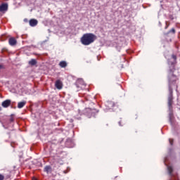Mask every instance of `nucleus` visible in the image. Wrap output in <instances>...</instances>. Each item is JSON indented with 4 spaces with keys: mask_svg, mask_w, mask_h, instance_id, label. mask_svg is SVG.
<instances>
[{
    "mask_svg": "<svg viewBox=\"0 0 180 180\" xmlns=\"http://www.w3.org/2000/svg\"><path fill=\"white\" fill-rule=\"evenodd\" d=\"M174 66L169 70V96H168V106H169V120L170 124H172V119H174V114H172V103L174 97L172 96V84L176 81V76L174 75Z\"/></svg>",
    "mask_w": 180,
    "mask_h": 180,
    "instance_id": "obj_1",
    "label": "nucleus"
},
{
    "mask_svg": "<svg viewBox=\"0 0 180 180\" xmlns=\"http://www.w3.org/2000/svg\"><path fill=\"white\" fill-rule=\"evenodd\" d=\"M96 40V35L92 33L84 34L81 38V43L84 46H89Z\"/></svg>",
    "mask_w": 180,
    "mask_h": 180,
    "instance_id": "obj_2",
    "label": "nucleus"
},
{
    "mask_svg": "<svg viewBox=\"0 0 180 180\" xmlns=\"http://www.w3.org/2000/svg\"><path fill=\"white\" fill-rule=\"evenodd\" d=\"M76 86L77 88H80L81 89H84L85 88V82L82 79H79L76 82Z\"/></svg>",
    "mask_w": 180,
    "mask_h": 180,
    "instance_id": "obj_3",
    "label": "nucleus"
},
{
    "mask_svg": "<svg viewBox=\"0 0 180 180\" xmlns=\"http://www.w3.org/2000/svg\"><path fill=\"white\" fill-rule=\"evenodd\" d=\"M167 171L169 172V175L172 176L170 180H178V177L172 175V171H174V169L172 167V166H167Z\"/></svg>",
    "mask_w": 180,
    "mask_h": 180,
    "instance_id": "obj_4",
    "label": "nucleus"
},
{
    "mask_svg": "<svg viewBox=\"0 0 180 180\" xmlns=\"http://www.w3.org/2000/svg\"><path fill=\"white\" fill-rule=\"evenodd\" d=\"M106 108L105 109V112H108V110H110L113 106H115V103L112 101H108L105 103Z\"/></svg>",
    "mask_w": 180,
    "mask_h": 180,
    "instance_id": "obj_5",
    "label": "nucleus"
},
{
    "mask_svg": "<svg viewBox=\"0 0 180 180\" xmlns=\"http://www.w3.org/2000/svg\"><path fill=\"white\" fill-rule=\"evenodd\" d=\"M55 86L57 89H63V82L60 80H56Z\"/></svg>",
    "mask_w": 180,
    "mask_h": 180,
    "instance_id": "obj_6",
    "label": "nucleus"
},
{
    "mask_svg": "<svg viewBox=\"0 0 180 180\" xmlns=\"http://www.w3.org/2000/svg\"><path fill=\"white\" fill-rule=\"evenodd\" d=\"M8 11V4H2L0 6V12H6Z\"/></svg>",
    "mask_w": 180,
    "mask_h": 180,
    "instance_id": "obj_7",
    "label": "nucleus"
},
{
    "mask_svg": "<svg viewBox=\"0 0 180 180\" xmlns=\"http://www.w3.org/2000/svg\"><path fill=\"white\" fill-rule=\"evenodd\" d=\"M11 100H6L3 101L1 105L3 108H9V106H11Z\"/></svg>",
    "mask_w": 180,
    "mask_h": 180,
    "instance_id": "obj_8",
    "label": "nucleus"
},
{
    "mask_svg": "<svg viewBox=\"0 0 180 180\" xmlns=\"http://www.w3.org/2000/svg\"><path fill=\"white\" fill-rule=\"evenodd\" d=\"M38 21L36 19H31L30 20V26L32 27H34V26H37Z\"/></svg>",
    "mask_w": 180,
    "mask_h": 180,
    "instance_id": "obj_9",
    "label": "nucleus"
},
{
    "mask_svg": "<svg viewBox=\"0 0 180 180\" xmlns=\"http://www.w3.org/2000/svg\"><path fill=\"white\" fill-rule=\"evenodd\" d=\"M8 43H9L10 46H15L17 41L15 38L11 37L8 39Z\"/></svg>",
    "mask_w": 180,
    "mask_h": 180,
    "instance_id": "obj_10",
    "label": "nucleus"
},
{
    "mask_svg": "<svg viewBox=\"0 0 180 180\" xmlns=\"http://www.w3.org/2000/svg\"><path fill=\"white\" fill-rule=\"evenodd\" d=\"M44 172L46 174H50L51 172V166H46L44 169Z\"/></svg>",
    "mask_w": 180,
    "mask_h": 180,
    "instance_id": "obj_11",
    "label": "nucleus"
},
{
    "mask_svg": "<svg viewBox=\"0 0 180 180\" xmlns=\"http://www.w3.org/2000/svg\"><path fill=\"white\" fill-rule=\"evenodd\" d=\"M25 105H26V101L19 102L18 104V109H22V108H23V106H25Z\"/></svg>",
    "mask_w": 180,
    "mask_h": 180,
    "instance_id": "obj_12",
    "label": "nucleus"
},
{
    "mask_svg": "<svg viewBox=\"0 0 180 180\" xmlns=\"http://www.w3.org/2000/svg\"><path fill=\"white\" fill-rule=\"evenodd\" d=\"M59 65L61 67V68H65V67H67V62L61 61L60 62Z\"/></svg>",
    "mask_w": 180,
    "mask_h": 180,
    "instance_id": "obj_13",
    "label": "nucleus"
},
{
    "mask_svg": "<svg viewBox=\"0 0 180 180\" xmlns=\"http://www.w3.org/2000/svg\"><path fill=\"white\" fill-rule=\"evenodd\" d=\"M28 63L30 64V65H36V64H37V61L36 60V59H32L29 61Z\"/></svg>",
    "mask_w": 180,
    "mask_h": 180,
    "instance_id": "obj_14",
    "label": "nucleus"
},
{
    "mask_svg": "<svg viewBox=\"0 0 180 180\" xmlns=\"http://www.w3.org/2000/svg\"><path fill=\"white\" fill-rule=\"evenodd\" d=\"M169 141L170 146H172V144H173V143H174V140L172 139H169Z\"/></svg>",
    "mask_w": 180,
    "mask_h": 180,
    "instance_id": "obj_15",
    "label": "nucleus"
},
{
    "mask_svg": "<svg viewBox=\"0 0 180 180\" xmlns=\"http://www.w3.org/2000/svg\"><path fill=\"white\" fill-rule=\"evenodd\" d=\"M5 179V176H4V175L0 174V180H4Z\"/></svg>",
    "mask_w": 180,
    "mask_h": 180,
    "instance_id": "obj_16",
    "label": "nucleus"
},
{
    "mask_svg": "<svg viewBox=\"0 0 180 180\" xmlns=\"http://www.w3.org/2000/svg\"><path fill=\"white\" fill-rule=\"evenodd\" d=\"M175 33V29L172 28L170 31H169V33Z\"/></svg>",
    "mask_w": 180,
    "mask_h": 180,
    "instance_id": "obj_17",
    "label": "nucleus"
},
{
    "mask_svg": "<svg viewBox=\"0 0 180 180\" xmlns=\"http://www.w3.org/2000/svg\"><path fill=\"white\" fill-rule=\"evenodd\" d=\"M172 57L173 60H176V56L172 55Z\"/></svg>",
    "mask_w": 180,
    "mask_h": 180,
    "instance_id": "obj_18",
    "label": "nucleus"
},
{
    "mask_svg": "<svg viewBox=\"0 0 180 180\" xmlns=\"http://www.w3.org/2000/svg\"><path fill=\"white\" fill-rule=\"evenodd\" d=\"M3 68H4L3 65H0V70H2Z\"/></svg>",
    "mask_w": 180,
    "mask_h": 180,
    "instance_id": "obj_19",
    "label": "nucleus"
},
{
    "mask_svg": "<svg viewBox=\"0 0 180 180\" xmlns=\"http://www.w3.org/2000/svg\"><path fill=\"white\" fill-rule=\"evenodd\" d=\"M10 122H13V117H11L10 118Z\"/></svg>",
    "mask_w": 180,
    "mask_h": 180,
    "instance_id": "obj_20",
    "label": "nucleus"
},
{
    "mask_svg": "<svg viewBox=\"0 0 180 180\" xmlns=\"http://www.w3.org/2000/svg\"><path fill=\"white\" fill-rule=\"evenodd\" d=\"M24 22H27V19H24Z\"/></svg>",
    "mask_w": 180,
    "mask_h": 180,
    "instance_id": "obj_21",
    "label": "nucleus"
},
{
    "mask_svg": "<svg viewBox=\"0 0 180 180\" xmlns=\"http://www.w3.org/2000/svg\"><path fill=\"white\" fill-rule=\"evenodd\" d=\"M63 172H64V174H67L68 172L65 170Z\"/></svg>",
    "mask_w": 180,
    "mask_h": 180,
    "instance_id": "obj_22",
    "label": "nucleus"
},
{
    "mask_svg": "<svg viewBox=\"0 0 180 180\" xmlns=\"http://www.w3.org/2000/svg\"><path fill=\"white\" fill-rule=\"evenodd\" d=\"M121 123H122L121 122H119V125L120 126H122Z\"/></svg>",
    "mask_w": 180,
    "mask_h": 180,
    "instance_id": "obj_23",
    "label": "nucleus"
},
{
    "mask_svg": "<svg viewBox=\"0 0 180 180\" xmlns=\"http://www.w3.org/2000/svg\"><path fill=\"white\" fill-rule=\"evenodd\" d=\"M171 65H174V63H171Z\"/></svg>",
    "mask_w": 180,
    "mask_h": 180,
    "instance_id": "obj_24",
    "label": "nucleus"
},
{
    "mask_svg": "<svg viewBox=\"0 0 180 180\" xmlns=\"http://www.w3.org/2000/svg\"><path fill=\"white\" fill-rule=\"evenodd\" d=\"M0 110H2V108L0 106Z\"/></svg>",
    "mask_w": 180,
    "mask_h": 180,
    "instance_id": "obj_25",
    "label": "nucleus"
},
{
    "mask_svg": "<svg viewBox=\"0 0 180 180\" xmlns=\"http://www.w3.org/2000/svg\"><path fill=\"white\" fill-rule=\"evenodd\" d=\"M32 180H37L36 179H32Z\"/></svg>",
    "mask_w": 180,
    "mask_h": 180,
    "instance_id": "obj_26",
    "label": "nucleus"
},
{
    "mask_svg": "<svg viewBox=\"0 0 180 180\" xmlns=\"http://www.w3.org/2000/svg\"><path fill=\"white\" fill-rule=\"evenodd\" d=\"M168 27H165V29H167Z\"/></svg>",
    "mask_w": 180,
    "mask_h": 180,
    "instance_id": "obj_27",
    "label": "nucleus"
}]
</instances>
